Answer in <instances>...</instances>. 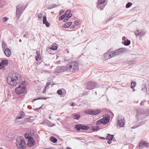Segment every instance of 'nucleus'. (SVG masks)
Masks as SVG:
<instances>
[{
    "mask_svg": "<svg viewBox=\"0 0 149 149\" xmlns=\"http://www.w3.org/2000/svg\"><path fill=\"white\" fill-rule=\"evenodd\" d=\"M21 79V75L17 72H12L9 74L7 79L8 83L10 85L16 86Z\"/></svg>",
    "mask_w": 149,
    "mask_h": 149,
    "instance_id": "nucleus-1",
    "label": "nucleus"
},
{
    "mask_svg": "<svg viewBox=\"0 0 149 149\" xmlns=\"http://www.w3.org/2000/svg\"><path fill=\"white\" fill-rule=\"evenodd\" d=\"M79 68L78 64L76 61L69 63L66 66H63L60 68L61 72L66 71L68 72H75Z\"/></svg>",
    "mask_w": 149,
    "mask_h": 149,
    "instance_id": "nucleus-2",
    "label": "nucleus"
},
{
    "mask_svg": "<svg viewBox=\"0 0 149 149\" xmlns=\"http://www.w3.org/2000/svg\"><path fill=\"white\" fill-rule=\"evenodd\" d=\"M149 115V111L148 110H144L142 109L137 110L136 117L138 119H144Z\"/></svg>",
    "mask_w": 149,
    "mask_h": 149,
    "instance_id": "nucleus-3",
    "label": "nucleus"
},
{
    "mask_svg": "<svg viewBox=\"0 0 149 149\" xmlns=\"http://www.w3.org/2000/svg\"><path fill=\"white\" fill-rule=\"evenodd\" d=\"M16 145L18 149H26V145L23 137L19 136L17 138Z\"/></svg>",
    "mask_w": 149,
    "mask_h": 149,
    "instance_id": "nucleus-4",
    "label": "nucleus"
},
{
    "mask_svg": "<svg viewBox=\"0 0 149 149\" xmlns=\"http://www.w3.org/2000/svg\"><path fill=\"white\" fill-rule=\"evenodd\" d=\"M25 82L23 81L20 83L18 87L15 89V93L17 94H20L24 93L26 90V86L24 85Z\"/></svg>",
    "mask_w": 149,
    "mask_h": 149,
    "instance_id": "nucleus-5",
    "label": "nucleus"
},
{
    "mask_svg": "<svg viewBox=\"0 0 149 149\" xmlns=\"http://www.w3.org/2000/svg\"><path fill=\"white\" fill-rule=\"evenodd\" d=\"M23 5L22 4H20L17 6L16 7V16L18 19L22 13L23 10Z\"/></svg>",
    "mask_w": 149,
    "mask_h": 149,
    "instance_id": "nucleus-6",
    "label": "nucleus"
},
{
    "mask_svg": "<svg viewBox=\"0 0 149 149\" xmlns=\"http://www.w3.org/2000/svg\"><path fill=\"white\" fill-rule=\"evenodd\" d=\"M149 147V144L146 141H140L139 143V149H142L144 148H148Z\"/></svg>",
    "mask_w": 149,
    "mask_h": 149,
    "instance_id": "nucleus-7",
    "label": "nucleus"
},
{
    "mask_svg": "<svg viewBox=\"0 0 149 149\" xmlns=\"http://www.w3.org/2000/svg\"><path fill=\"white\" fill-rule=\"evenodd\" d=\"M126 51V49L124 48H120L115 50L113 52H111V54H112V55H113V57L114 56L118 55Z\"/></svg>",
    "mask_w": 149,
    "mask_h": 149,
    "instance_id": "nucleus-8",
    "label": "nucleus"
},
{
    "mask_svg": "<svg viewBox=\"0 0 149 149\" xmlns=\"http://www.w3.org/2000/svg\"><path fill=\"white\" fill-rule=\"evenodd\" d=\"M96 85V84L93 81H89L86 84V89L89 90H91L94 88Z\"/></svg>",
    "mask_w": 149,
    "mask_h": 149,
    "instance_id": "nucleus-9",
    "label": "nucleus"
},
{
    "mask_svg": "<svg viewBox=\"0 0 149 149\" xmlns=\"http://www.w3.org/2000/svg\"><path fill=\"white\" fill-rule=\"evenodd\" d=\"M117 124L120 127H123L125 124L124 118H120L119 117H118V118Z\"/></svg>",
    "mask_w": 149,
    "mask_h": 149,
    "instance_id": "nucleus-10",
    "label": "nucleus"
},
{
    "mask_svg": "<svg viewBox=\"0 0 149 149\" xmlns=\"http://www.w3.org/2000/svg\"><path fill=\"white\" fill-rule=\"evenodd\" d=\"M104 57L106 60H108L113 57V55H112V54H111V51L110 50H108L107 52L104 54Z\"/></svg>",
    "mask_w": 149,
    "mask_h": 149,
    "instance_id": "nucleus-11",
    "label": "nucleus"
},
{
    "mask_svg": "<svg viewBox=\"0 0 149 149\" xmlns=\"http://www.w3.org/2000/svg\"><path fill=\"white\" fill-rule=\"evenodd\" d=\"M105 2V0H99L98 2L97 5V8L100 9L101 10H103V8L104 6H103L102 7H100V5L102 4Z\"/></svg>",
    "mask_w": 149,
    "mask_h": 149,
    "instance_id": "nucleus-12",
    "label": "nucleus"
},
{
    "mask_svg": "<svg viewBox=\"0 0 149 149\" xmlns=\"http://www.w3.org/2000/svg\"><path fill=\"white\" fill-rule=\"evenodd\" d=\"M35 143V141L33 138H30V140H29L27 145L28 147H31L34 145Z\"/></svg>",
    "mask_w": 149,
    "mask_h": 149,
    "instance_id": "nucleus-13",
    "label": "nucleus"
},
{
    "mask_svg": "<svg viewBox=\"0 0 149 149\" xmlns=\"http://www.w3.org/2000/svg\"><path fill=\"white\" fill-rule=\"evenodd\" d=\"M5 54L8 57H9L11 54V52L10 49L8 48L6 49L5 50H3Z\"/></svg>",
    "mask_w": 149,
    "mask_h": 149,
    "instance_id": "nucleus-14",
    "label": "nucleus"
},
{
    "mask_svg": "<svg viewBox=\"0 0 149 149\" xmlns=\"http://www.w3.org/2000/svg\"><path fill=\"white\" fill-rule=\"evenodd\" d=\"M141 90L143 91L144 92L146 93V95L148 94L147 93V86L146 84H143L142 85V88Z\"/></svg>",
    "mask_w": 149,
    "mask_h": 149,
    "instance_id": "nucleus-15",
    "label": "nucleus"
},
{
    "mask_svg": "<svg viewBox=\"0 0 149 149\" xmlns=\"http://www.w3.org/2000/svg\"><path fill=\"white\" fill-rule=\"evenodd\" d=\"M110 116L108 114H106L105 115L104 119L103 120L105 122L106 124H107L109 121Z\"/></svg>",
    "mask_w": 149,
    "mask_h": 149,
    "instance_id": "nucleus-16",
    "label": "nucleus"
},
{
    "mask_svg": "<svg viewBox=\"0 0 149 149\" xmlns=\"http://www.w3.org/2000/svg\"><path fill=\"white\" fill-rule=\"evenodd\" d=\"M106 123L103 120V119L102 118L97 120L95 124L97 125H98L100 124L101 123H102L103 124L105 125Z\"/></svg>",
    "mask_w": 149,
    "mask_h": 149,
    "instance_id": "nucleus-17",
    "label": "nucleus"
},
{
    "mask_svg": "<svg viewBox=\"0 0 149 149\" xmlns=\"http://www.w3.org/2000/svg\"><path fill=\"white\" fill-rule=\"evenodd\" d=\"M92 115H96L99 114L100 112V110L97 109L96 110H92Z\"/></svg>",
    "mask_w": 149,
    "mask_h": 149,
    "instance_id": "nucleus-18",
    "label": "nucleus"
},
{
    "mask_svg": "<svg viewBox=\"0 0 149 149\" xmlns=\"http://www.w3.org/2000/svg\"><path fill=\"white\" fill-rule=\"evenodd\" d=\"M37 56L36 57V61H38V60H40L41 59V57L40 56V54L39 52H36Z\"/></svg>",
    "mask_w": 149,
    "mask_h": 149,
    "instance_id": "nucleus-19",
    "label": "nucleus"
},
{
    "mask_svg": "<svg viewBox=\"0 0 149 149\" xmlns=\"http://www.w3.org/2000/svg\"><path fill=\"white\" fill-rule=\"evenodd\" d=\"M49 140L50 141L54 143H56L57 141V139L53 136H52L50 137L49 138Z\"/></svg>",
    "mask_w": 149,
    "mask_h": 149,
    "instance_id": "nucleus-20",
    "label": "nucleus"
},
{
    "mask_svg": "<svg viewBox=\"0 0 149 149\" xmlns=\"http://www.w3.org/2000/svg\"><path fill=\"white\" fill-rule=\"evenodd\" d=\"M113 135H111L109 134H108L107 138H106V139H107V140H112L113 138Z\"/></svg>",
    "mask_w": 149,
    "mask_h": 149,
    "instance_id": "nucleus-21",
    "label": "nucleus"
},
{
    "mask_svg": "<svg viewBox=\"0 0 149 149\" xmlns=\"http://www.w3.org/2000/svg\"><path fill=\"white\" fill-rule=\"evenodd\" d=\"M73 118L74 119H79L80 117V116L76 113H74L73 114Z\"/></svg>",
    "mask_w": 149,
    "mask_h": 149,
    "instance_id": "nucleus-22",
    "label": "nucleus"
},
{
    "mask_svg": "<svg viewBox=\"0 0 149 149\" xmlns=\"http://www.w3.org/2000/svg\"><path fill=\"white\" fill-rule=\"evenodd\" d=\"M72 23V22H67L65 24L63 27L66 28H68L71 25Z\"/></svg>",
    "mask_w": 149,
    "mask_h": 149,
    "instance_id": "nucleus-23",
    "label": "nucleus"
},
{
    "mask_svg": "<svg viewBox=\"0 0 149 149\" xmlns=\"http://www.w3.org/2000/svg\"><path fill=\"white\" fill-rule=\"evenodd\" d=\"M72 16V14L70 13L68 15H67L65 16V18L64 19V20H66V21H67L68 19L70 18Z\"/></svg>",
    "mask_w": 149,
    "mask_h": 149,
    "instance_id": "nucleus-24",
    "label": "nucleus"
},
{
    "mask_svg": "<svg viewBox=\"0 0 149 149\" xmlns=\"http://www.w3.org/2000/svg\"><path fill=\"white\" fill-rule=\"evenodd\" d=\"M81 129L83 130H87L89 129V127L88 126H85L84 125H82L81 124Z\"/></svg>",
    "mask_w": 149,
    "mask_h": 149,
    "instance_id": "nucleus-25",
    "label": "nucleus"
},
{
    "mask_svg": "<svg viewBox=\"0 0 149 149\" xmlns=\"http://www.w3.org/2000/svg\"><path fill=\"white\" fill-rule=\"evenodd\" d=\"M1 62L5 66L7 65L8 61L7 60L5 59L2 60Z\"/></svg>",
    "mask_w": 149,
    "mask_h": 149,
    "instance_id": "nucleus-26",
    "label": "nucleus"
},
{
    "mask_svg": "<svg viewBox=\"0 0 149 149\" xmlns=\"http://www.w3.org/2000/svg\"><path fill=\"white\" fill-rule=\"evenodd\" d=\"M99 127L98 126H92L91 130L93 131H97L99 129Z\"/></svg>",
    "mask_w": 149,
    "mask_h": 149,
    "instance_id": "nucleus-27",
    "label": "nucleus"
},
{
    "mask_svg": "<svg viewBox=\"0 0 149 149\" xmlns=\"http://www.w3.org/2000/svg\"><path fill=\"white\" fill-rule=\"evenodd\" d=\"M130 41L128 40H127L124 41V44L125 45L128 46L130 45Z\"/></svg>",
    "mask_w": 149,
    "mask_h": 149,
    "instance_id": "nucleus-28",
    "label": "nucleus"
},
{
    "mask_svg": "<svg viewBox=\"0 0 149 149\" xmlns=\"http://www.w3.org/2000/svg\"><path fill=\"white\" fill-rule=\"evenodd\" d=\"M57 46L56 45H52L51 47L49 48V49H52L53 50H56L57 49Z\"/></svg>",
    "mask_w": 149,
    "mask_h": 149,
    "instance_id": "nucleus-29",
    "label": "nucleus"
},
{
    "mask_svg": "<svg viewBox=\"0 0 149 149\" xmlns=\"http://www.w3.org/2000/svg\"><path fill=\"white\" fill-rule=\"evenodd\" d=\"M81 124H79L78 125H76L75 128L77 130L79 131L81 129Z\"/></svg>",
    "mask_w": 149,
    "mask_h": 149,
    "instance_id": "nucleus-30",
    "label": "nucleus"
},
{
    "mask_svg": "<svg viewBox=\"0 0 149 149\" xmlns=\"http://www.w3.org/2000/svg\"><path fill=\"white\" fill-rule=\"evenodd\" d=\"M47 99V98L45 97H40L38 98H37L34 99L33 101V102L34 101H35L36 100H40V99H44V100H46Z\"/></svg>",
    "mask_w": 149,
    "mask_h": 149,
    "instance_id": "nucleus-31",
    "label": "nucleus"
},
{
    "mask_svg": "<svg viewBox=\"0 0 149 149\" xmlns=\"http://www.w3.org/2000/svg\"><path fill=\"white\" fill-rule=\"evenodd\" d=\"M92 110H87L85 111V113L87 114L92 115Z\"/></svg>",
    "mask_w": 149,
    "mask_h": 149,
    "instance_id": "nucleus-32",
    "label": "nucleus"
},
{
    "mask_svg": "<svg viewBox=\"0 0 149 149\" xmlns=\"http://www.w3.org/2000/svg\"><path fill=\"white\" fill-rule=\"evenodd\" d=\"M43 24H45L47 26V18L46 16L43 17Z\"/></svg>",
    "mask_w": 149,
    "mask_h": 149,
    "instance_id": "nucleus-33",
    "label": "nucleus"
},
{
    "mask_svg": "<svg viewBox=\"0 0 149 149\" xmlns=\"http://www.w3.org/2000/svg\"><path fill=\"white\" fill-rule=\"evenodd\" d=\"M24 136L26 138L29 139V140H30V138H33L29 135V134H25Z\"/></svg>",
    "mask_w": 149,
    "mask_h": 149,
    "instance_id": "nucleus-34",
    "label": "nucleus"
},
{
    "mask_svg": "<svg viewBox=\"0 0 149 149\" xmlns=\"http://www.w3.org/2000/svg\"><path fill=\"white\" fill-rule=\"evenodd\" d=\"M132 4L131 2H128V3L126 5V8H129L132 5Z\"/></svg>",
    "mask_w": 149,
    "mask_h": 149,
    "instance_id": "nucleus-35",
    "label": "nucleus"
},
{
    "mask_svg": "<svg viewBox=\"0 0 149 149\" xmlns=\"http://www.w3.org/2000/svg\"><path fill=\"white\" fill-rule=\"evenodd\" d=\"M140 34H141L140 31L139 30H136V32H135V35L136 36H139V35H140Z\"/></svg>",
    "mask_w": 149,
    "mask_h": 149,
    "instance_id": "nucleus-36",
    "label": "nucleus"
},
{
    "mask_svg": "<svg viewBox=\"0 0 149 149\" xmlns=\"http://www.w3.org/2000/svg\"><path fill=\"white\" fill-rule=\"evenodd\" d=\"M136 83L132 82L131 85V87L132 89L134 88L135 86Z\"/></svg>",
    "mask_w": 149,
    "mask_h": 149,
    "instance_id": "nucleus-37",
    "label": "nucleus"
},
{
    "mask_svg": "<svg viewBox=\"0 0 149 149\" xmlns=\"http://www.w3.org/2000/svg\"><path fill=\"white\" fill-rule=\"evenodd\" d=\"M65 16L64 14L60 17L59 18V19L60 20H62L63 19H65Z\"/></svg>",
    "mask_w": 149,
    "mask_h": 149,
    "instance_id": "nucleus-38",
    "label": "nucleus"
},
{
    "mask_svg": "<svg viewBox=\"0 0 149 149\" xmlns=\"http://www.w3.org/2000/svg\"><path fill=\"white\" fill-rule=\"evenodd\" d=\"M23 118L21 116H17L16 118V119H15V121H16V122H17L18 121V120H17L18 119H21L22 118Z\"/></svg>",
    "mask_w": 149,
    "mask_h": 149,
    "instance_id": "nucleus-39",
    "label": "nucleus"
},
{
    "mask_svg": "<svg viewBox=\"0 0 149 149\" xmlns=\"http://www.w3.org/2000/svg\"><path fill=\"white\" fill-rule=\"evenodd\" d=\"M57 93L59 95H61L63 94V92L61 90H59L57 91Z\"/></svg>",
    "mask_w": 149,
    "mask_h": 149,
    "instance_id": "nucleus-40",
    "label": "nucleus"
},
{
    "mask_svg": "<svg viewBox=\"0 0 149 149\" xmlns=\"http://www.w3.org/2000/svg\"><path fill=\"white\" fill-rule=\"evenodd\" d=\"M19 115L21 116L23 118L25 115V113L22 111H21L20 112Z\"/></svg>",
    "mask_w": 149,
    "mask_h": 149,
    "instance_id": "nucleus-41",
    "label": "nucleus"
},
{
    "mask_svg": "<svg viewBox=\"0 0 149 149\" xmlns=\"http://www.w3.org/2000/svg\"><path fill=\"white\" fill-rule=\"evenodd\" d=\"M2 19L3 20V22H5L8 19V18L6 17H3L2 18Z\"/></svg>",
    "mask_w": 149,
    "mask_h": 149,
    "instance_id": "nucleus-42",
    "label": "nucleus"
},
{
    "mask_svg": "<svg viewBox=\"0 0 149 149\" xmlns=\"http://www.w3.org/2000/svg\"><path fill=\"white\" fill-rule=\"evenodd\" d=\"M5 66L1 62L0 63V69H2Z\"/></svg>",
    "mask_w": 149,
    "mask_h": 149,
    "instance_id": "nucleus-43",
    "label": "nucleus"
},
{
    "mask_svg": "<svg viewBox=\"0 0 149 149\" xmlns=\"http://www.w3.org/2000/svg\"><path fill=\"white\" fill-rule=\"evenodd\" d=\"M70 10H67V11H66V12H65V14H64L66 16L67 15H68L69 14H70Z\"/></svg>",
    "mask_w": 149,
    "mask_h": 149,
    "instance_id": "nucleus-44",
    "label": "nucleus"
},
{
    "mask_svg": "<svg viewBox=\"0 0 149 149\" xmlns=\"http://www.w3.org/2000/svg\"><path fill=\"white\" fill-rule=\"evenodd\" d=\"M74 24L76 25H77V26H78L79 25V21L78 20H76L75 22H74Z\"/></svg>",
    "mask_w": 149,
    "mask_h": 149,
    "instance_id": "nucleus-45",
    "label": "nucleus"
},
{
    "mask_svg": "<svg viewBox=\"0 0 149 149\" xmlns=\"http://www.w3.org/2000/svg\"><path fill=\"white\" fill-rule=\"evenodd\" d=\"M38 18H41L42 17V13H40L38 14Z\"/></svg>",
    "mask_w": 149,
    "mask_h": 149,
    "instance_id": "nucleus-46",
    "label": "nucleus"
},
{
    "mask_svg": "<svg viewBox=\"0 0 149 149\" xmlns=\"http://www.w3.org/2000/svg\"><path fill=\"white\" fill-rule=\"evenodd\" d=\"M56 5H53V6H52V7H49L48 8V9H52V8H55V7H56Z\"/></svg>",
    "mask_w": 149,
    "mask_h": 149,
    "instance_id": "nucleus-47",
    "label": "nucleus"
},
{
    "mask_svg": "<svg viewBox=\"0 0 149 149\" xmlns=\"http://www.w3.org/2000/svg\"><path fill=\"white\" fill-rule=\"evenodd\" d=\"M146 102L145 100L142 101L140 104V105L141 106H143L144 105V103Z\"/></svg>",
    "mask_w": 149,
    "mask_h": 149,
    "instance_id": "nucleus-48",
    "label": "nucleus"
},
{
    "mask_svg": "<svg viewBox=\"0 0 149 149\" xmlns=\"http://www.w3.org/2000/svg\"><path fill=\"white\" fill-rule=\"evenodd\" d=\"M141 34L142 36L145 34V32H144L143 30H141L140 31Z\"/></svg>",
    "mask_w": 149,
    "mask_h": 149,
    "instance_id": "nucleus-49",
    "label": "nucleus"
},
{
    "mask_svg": "<svg viewBox=\"0 0 149 149\" xmlns=\"http://www.w3.org/2000/svg\"><path fill=\"white\" fill-rule=\"evenodd\" d=\"M41 108V107H40L39 108H34L33 109L34 111H38Z\"/></svg>",
    "mask_w": 149,
    "mask_h": 149,
    "instance_id": "nucleus-50",
    "label": "nucleus"
},
{
    "mask_svg": "<svg viewBox=\"0 0 149 149\" xmlns=\"http://www.w3.org/2000/svg\"><path fill=\"white\" fill-rule=\"evenodd\" d=\"M46 88H47V85H46L45 86V89L43 91V93H45L46 92Z\"/></svg>",
    "mask_w": 149,
    "mask_h": 149,
    "instance_id": "nucleus-51",
    "label": "nucleus"
},
{
    "mask_svg": "<svg viewBox=\"0 0 149 149\" xmlns=\"http://www.w3.org/2000/svg\"><path fill=\"white\" fill-rule=\"evenodd\" d=\"M111 140H108L107 141V143L109 144H110L111 143Z\"/></svg>",
    "mask_w": 149,
    "mask_h": 149,
    "instance_id": "nucleus-52",
    "label": "nucleus"
},
{
    "mask_svg": "<svg viewBox=\"0 0 149 149\" xmlns=\"http://www.w3.org/2000/svg\"><path fill=\"white\" fill-rule=\"evenodd\" d=\"M5 44L3 43V42L2 43V47L3 48V50H4V49L3 48V47H5Z\"/></svg>",
    "mask_w": 149,
    "mask_h": 149,
    "instance_id": "nucleus-53",
    "label": "nucleus"
},
{
    "mask_svg": "<svg viewBox=\"0 0 149 149\" xmlns=\"http://www.w3.org/2000/svg\"><path fill=\"white\" fill-rule=\"evenodd\" d=\"M75 27V26L74 25H72L71 26L70 28L72 29L74 28Z\"/></svg>",
    "mask_w": 149,
    "mask_h": 149,
    "instance_id": "nucleus-54",
    "label": "nucleus"
},
{
    "mask_svg": "<svg viewBox=\"0 0 149 149\" xmlns=\"http://www.w3.org/2000/svg\"><path fill=\"white\" fill-rule=\"evenodd\" d=\"M50 23L47 21V27L49 26Z\"/></svg>",
    "mask_w": 149,
    "mask_h": 149,
    "instance_id": "nucleus-55",
    "label": "nucleus"
},
{
    "mask_svg": "<svg viewBox=\"0 0 149 149\" xmlns=\"http://www.w3.org/2000/svg\"><path fill=\"white\" fill-rule=\"evenodd\" d=\"M126 39V38L124 36V37H123L122 38V40H125Z\"/></svg>",
    "mask_w": 149,
    "mask_h": 149,
    "instance_id": "nucleus-56",
    "label": "nucleus"
},
{
    "mask_svg": "<svg viewBox=\"0 0 149 149\" xmlns=\"http://www.w3.org/2000/svg\"><path fill=\"white\" fill-rule=\"evenodd\" d=\"M51 84H50V83L49 82H47V87L49 85H50Z\"/></svg>",
    "mask_w": 149,
    "mask_h": 149,
    "instance_id": "nucleus-57",
    "label": "nucleus"
},
{
    "mask_svg": "<svg viewBox=\"0 0 149 149\" xmlns=\"http://www.w3.org/2000/svg\"><path fill=\"white\" fill-rule=\"evenodd\" d=\"M64 12V11H62L60 13V15H61L62 13Z\"/></svg>",
    "mask_w": 149,
    "mask_h": 149,
    "instance_id": "nucleus-58",
    "label": "nucleus"
},
{
    "mask_svg": "<svg viewBox=\"0 0 149 149\" xmlns=\"http://www.w3.org/2000/svg\"><path fill=\"white\" fill-rule=\"evenodd\" d=\"M100 138L101 139H106V138H105L104 137H100Z\"/></svg>",
    "mask_w": 149,
    "mask_h": 149,
    "instance_id": "nucleus-59",
    "label": "nucleus"
},
{
    "mask_svg": "<svg viewBox=\"0 0 149 149\" xmlns=\"http://www.w3.org/2000/svg\"><path fill=\"white\" fill-rule=\"evenodd\" d=\"M23 36L24 37H25L26 38H27V35H26V34H24V35Z\"/></svg>",
    "mask_w": 149,
    "mask_h": 149,
    "instance_id": "nucleus-60",
    "label": "nucleus"
},
{
    "mask_svg": "<svg viewBox=\"0 0 149 149\" xmlns=\"http://www.w3.org/2000/svg\"><path fill=\"white\" fill-rule=\"evenodd\" d=\"M73 104H74V103H73V102H72L71 103V106H73Z\"/></svg>",
    "mask_w": 149,
    "mask_h": 149,
    "instance_id": "nucleus-61",
    "label": "nucleus"
},
{
    "mask_svg": "<svg viewBox=\"0 0 149 149\" xmlns=\"http://www.w3.org/2000/svg\"><path fill=\"white\" fill-rule=\"evenodd\" d=\"M103 6H103V5H102V4H101V5H100V7H102Z\"/></svg>",
    "mask_w": 149,
    "mask_h": 149,
    "instance_id": "nucleus-62",
    "label": "nucleus"
},
{
    "mask_svg": "<svg viewBox=\"0 0 149 149\" xmlns=\"http://www.w3.org/2000/svg\"><path fill=\"white\" fill-rule=\"evenodd\" d=\"M22 40L20 39L19 40V41L20 42H22Z\"/></svg>",
    "mask_w": 149,
    "mask_h": 149,
    "instance_id": "nucleus-63",
    "label": "nucleus"
},
{
    "mask_svg": "<svg viewBox=\"0 0 149 149\" xmlns=\"http://www.w3.org/2000/svg\"><path fill=\"white\" fill-rule=\"evenodd\" d=\"M66 149H71V148H69V147H68Z\"/></svg>",
    "mask_w": 149,
    "mask_h": 149,
    "instance_id": "nucleus-64",
    "label": "nucleus"
}]
</instances>
